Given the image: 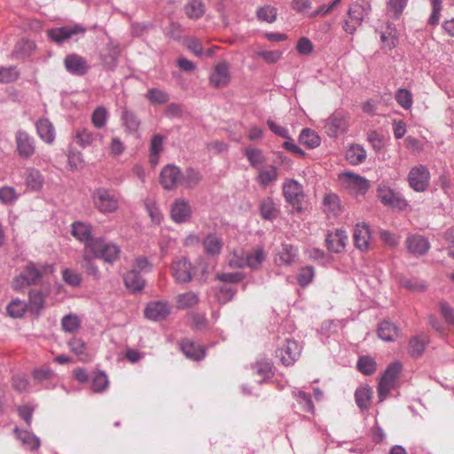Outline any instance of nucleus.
I'll return each instance as SVG.
<instances>
[{
	"label": "nucleus",
	"mask_w": 454,
	"mask_h": 454,
	"mask_svg": "<svg viewBox=\"0 0 454 454\" xmlns=\"http://www.w3.org/2000/svg\"><path fill=\"white\" fill-rule=\"evenodd\" d=\"M54 266L47 263L36 264L29 262L18 276L12 280V288L15 291H22L25 287L39 283L44 274L52 273Z\"/></svg>",
	"instance_id": "1"
},
{
	"label": "nucleus",
	"mask_w": 454,
	"mask_h": 454,
	"mask_svg": "<svg viewBox=\"0 0 454 454\" xmlns=\"http://www.w3.org/2000/svg\"><path fill=\"white\" fill-rule=\"evenodd\" d=\"M90 252L98 259L113 264L120 259L121 247L112 241L104 238H96L95 241L88 247Z\"/></svg>",
	"instance_id": "2"
},
{
	"label": "nucleus",
	"mask_w": 454,
	"mask_h": 454,
	"mask_svg": "<svg viewBox=\"0 0 454 454\" xmlns=\"http://www.w3.org/2000/svg\"><path fill=\"white\" fill-rule=\"evenodd\" d=\"M91 198L95 207L101 213L115 212L119 207L120 196L112 189L99 187L93 191Z\"/></svg>",
	"instance_id": "3"
},
{
	"label": "nucleus",
	"mask_w": 454,
	"mask_h": 454,
	"mask_svg": "<svg viewBox=\"0 0 454 454\" xmlns=\"http://www.w3.org/2000/svg\"><path fill=\"white\" fill-rule=\"evenodd\" d=\"M370 11L371 5L365 0H359L353 3L348 11L349 20L344 21L343 29L348 34H354L356 27H359L369 15Z\"/></svg>",
	"instance_id": "4"
},
{
	"label": "nucleus",
	"mask_w": 454,
	"mask_h": 454,
	"mask_svg": "<svg viewBox=\"0 0 454 454\" xmlns=\"http://www.w3.org/2000/svg\"><path fill=\"white\" fill-rule=\"evenodd\" d=\"M402 370V364L398 361L391 363L382 374L378 385V394L380 402L384 401L395 385Z\"/></svg>",
	"instance_id": "5"
},
{
	"label": "nucleus",
	"mask_w": 454,
	"mask_h": 454,
	"mask_svg": "<svg viewBox=\"0 0 454 454\" xmlns=\"http://www.w3.org/2000/svg\"><path fill=\"white\" fill-rule=\"evenodd\" d=\"M407 181L410 187L415 192H425L429 186V169L427 167L421 164L412 167L409 171Z\"/></svg>",
	"instance_id": "6"
},
{
	"label": "nucleus",
	"mask_w": 454,
	"mask_h": 454,
	"mask_svg": "<svg viewBox=\"0 0 454 454\" xmlns=\"http://www.w3.org/2000/svg\"><path fill=\"white\" fill-rule=\"evenodd\" d=\"M341 186L349 193L357 195L364 194L369 187V181L359 175L352 172H344L339 176Z\"/></svg>",
	"instance_id": "7"
},
{
	"label": "nucleus",
	"mask_w": 454,
	"mask_h": 454,
	"mask_svg": "<svg viewBox=\"0 0 454 454\" xmlns=\"http://www.w3.org/2000/svg\"><path fill=\"white\" fill-rule=\"evenodd\" d=\"M377 196L384 206L403 210L408 203L402 194L391 187L382 184L377 189Z\"/></svg>",
	"instance_id": "8"
},
{
	"label": "nucleus",
	"mask_w": 454,
	"mask_h": 454,
	"mask_svg": "<svg viewBox=\"0 0 454 454\" xmlns=\"http://www.w3.org/2000/svg\"><path fill=\"white\" fill-rule=\"evenodd\" d=\"M16 151L22 159H30L36 150L35 137L24 129H18L15 133Z\"/></svg>",
	"instance_id": "9"
},
{
	"label": "nucleus",
	"mask_w": 454,
	"mask_h": 454,
	"mask_svg": "<svg viewBox=\"0 0 454 454\" xmlns=\"http://www.w3.org/2000/svg\"><path fill=\"white\" fill-rule=\"evenodd\" d=\"M184 173L174 164L165 166L160 174V183L165 190L172 191L183 184Z\"/></svg>",
	"instance_id": "10"
},
{
	"label": "nucleus",
	"mask_w": 454,
	"mask_h": 454,
	"mask_svg": "<svg viewBox=\"0 0 454 454\" xmlns=\"http://www.w3.org/2000/svg\"><path fill=\"white\" fill-rule=\"evenodd\" d=\"M283 194L286 200L297 210L301 209L304 193L301 184L296 180L290 179L283 184Z\"/></svg>",
	"instance_id": "11"
},
{
	"label": "nucleus",
	"mask_w": 454,
	"mask_h": 454,
	"mask_svg": "<svg viewBox=\"0 0 454 454\" xmlns=\"http://www.w3.org/2000/svg\"><path fill=\"white\" fill-rule=\"evenodd\" d=\"M85 32L86 28L82 25L75 24L74 26H65L49 29L47 35L51 41L61 44L73 36L83 35Z\"/></svg>",
	"instance_id": "12"
},
{
	"label": "nucleus",
	"mask_w": 454,
	"mask_h": 454,
	"mask_svg": "<svg viewBox=\"0 0 454 454\" xmlns=\"http://www.w3.org/2000/svg\"><path fill=\"white\" fill-rule=\"evenodd\" d=\"M231 66L226 61H222L214 66L209 75V84L214 88H224L231 82Z\"/></svg>",
	"instance_id": "13"
},
{
	"label": "nucleus",
	"mask_w": 454,
	"mask_h": 454,
	"mask_svg": "<svg viewBox=\"0 0 454 454\" xmlns=\"http://www.w3.org/2000/svg\"><path fill=\"white\" fill-rule=\"evenodd\" d=\"M64 67L69 74L77 76L85 75L90 69L87 59L76 53H71L66 56Z\"/></svg>",
	"instance_id": "14"
},
{
	"label": "nucleus",
	"mask_w": 454,
	"mask_h": 454,
	"mask_svg": "<svg viewBox=\"0 0 454 454\" xmlns=\"http://www.w3.org/2000/svg\"><path fill=\"white\" fill-rule=\"evenodd\" d=\"M301 354V348L297 341L290 339L276 350V356L280 358L282 364L289 366L294 363Z\"/></svg>",
	"instance_id": "15"
},
{
	"label": "nucleus",
	"mask_w": 454,
	"mask_h": 454,
	"mask_svg": "<svg viewBox=\"0 0 454 454\" xmlns=\"http://www.w3.org/2000/svg\"><path fill=\"white\" fill-rule=\"evenodd\" d=\"M348 242V235L343 229L328 231L325 237V246L329 252L340 254L344 251Z\"/></svg>",
	"instance_id": "16"
},
{
	"label": "nucleus",
	"mask_w": 454,
	"mask_h": 454,
	"mask_svg": "<svg viewBox=\"0 0 454 454\" xmlns=\"http://www.w3.org/2000/svg\"><path fill=\"white\" fill-rule=\"evenodd\" d=\"M192 214L191 205L188 200L184 199H177L171 205L170 216L176 223L188 222L192 217Z\"/></svg>",
	"instance_id": "17"
},
{
	"label": "nucleus",
	"mask_w": 454,
	"mask_h": 454,
	"mask_svg": "<svg viewBox=\"0 0 454 454\" xmlns=\"http://www.w3.org/2000/svg\"><path fill=\"white\" fill-rule=\"evenodd\" d=\"M405 244L408 251L416 256L426 254L430 248L428 239L419 234L409 235L405 240Z\"/></svg>",
	"instance_id": "18"
},
{
	"label": "nucleus",
	"mask_w": 454,
	"mask_h": 454,
	"mask_svg": "<svg viewBox=\"0 0 454 454\" xmlns=\"http://www.w3.org/2000/svg\"><path fill=\"white\" fill-rule=\"evenodd\" d=\"M72 235L84 245L83 251H89L88 247L91 245L96 238L92 237L91 226L82 222H74L72 224Z\"/></svg>",
	"instance_id": "19"
},
{
	"label": "nucleus",
	"mask_w": 454,
	"mask_h": 454,
	"mask_svg": "<svg viewBox=\"0 0 454 454\" xmlns=\"http://www.w3.org/2000/svg\"><path fill=\"white\" fill-rule=\"evenodd\" d=\"M171 270L173 277L179 283L190 282L192 278V264L186 258L175 260L172 263Z\"/></svg>",
	"instance_id": "20"
},
{
	"label": "nucleus",
	"mask_w": 454,
	"mask_h": 454,
	"mask_svg": "<svg viewBox=\"0 0 454 454\" xmlns=\"http://www.w3.org/2000/svg\"><path fill=\"white\" fill-rule=\"evenodd\" d=\"M354 243L356 247L361 251L369 249L372 239L370 228L365 223H357L354 229Z\"/></svg>",
	"instance_id": "21"
},
{
	"label": "nucleus",
	"mask_w": 454,
	"mask_h": 454,
	"mask_svg": "<svg viewBox=\"0 0 454 454\" xmlns=\"http://www.w3.org/2000/svg\"><path fill=\"white\" fill-rule=\"evenodd\" d=\"M169 314V306L165 301H152L147 304L145 315L147 318L157 321L165 318Z\"/></svg>",
	"instance_id": "22"
},
{
	"label": "nucleus",
	"mask_w": 454,
	"mask_h": 454,
	"mask_svg": "<svg viewBox=\"0 0 454 454\" xmlns=\"http://www.w3.org/2000/svg\"><path fill=\"white\" fill-rule=\"evenodd\" d=\"M180 348L184 355L192 360H201L206 355L203 346L190 340H183L180 344Z\"/></svg>",
	"instance_id": "23"
},
{
	"label": "nucleus",
	"mask_w": 454,
	"mask_h": 454,
	"mask_svg": "<svg viewBox=\"0 0 454 454\" xmlns=\"http://www.w3.org/2000/svg\"><path fill=\"white\" fill-rule=\"evenodd\" d=\"M24 179L27 187L34 192L40 191L44 184V177L41 172L35 168H26Z\"/></svg>",
	"instance_id": "24"
},
{
	"label": "nucleus",
	"mask_w": 454,
	"mask_h": 454,
	"mask_svg": "<svg viewBox=\"0 0 454 454\" xmlns=\"http://www.w3.org/2000/svg\"><path fill=\"white\" fill-rule=\"evenodd\" d=\"M38 137L47 144H51L55 139V129L52 123L46 118L39 119L35 123Z\"/></svg>",
	"instance_id": "25"
},
{
	"label": "nucleus",
	"mask_w": 454,
	"mask_h": 454,
	"mask_svg": "<svg viewBox=\"0 0 454 454\" xmlns=\"http://www.w3.org/2000/svg\"><path fill=\"white\" fill-rule=\"evenodd\" d=\"M13 432L25 448L30 450H37L40 448V439L32 432L20 430L19 427H15Z\"/></svg>",
	"instance_id": "26"
},
{
	"label": "nucleus",
	"mask_w": 454,
	"mask_h": 454,
	"mask_svg": "<svg viewBox=\"0 0 454 454\" xmlns=\"http://www.w3.org/2000/svg\"><path fill=\"white\" fill-rule=\"evenodd\" d=\"M28 310L36 316L40 315L41 311L44 308L45 304V294L39 290L32 289L28 294Z\"/></svg>",
	"instance_id": "27"
},
{
	"label": "nucleus",
	"mask_w": 454,
	"mask_h": 454,
	"mask_svg": "<svg viewBox=\"0 0 454 454\" xmlns=\"http://www.w3.org/2000/svg\"><path fill=\"white\" fill-rule=\"evenodd\" d=\"M125 286L133 293L140 292L145 287V281L136 270H130L124 275Z\"/></svg>",
	"instance_id": "28"
},
{
	"label": "nucleus",
	"mask_w": 454,
	"mask_h": 454,
	"mask_svg": "<svg viewBox=\"0 0 454 454\" xmlns=\"http://www.w3.org/2000/svg\"><path fill=\"white\" fill-rule=\"evenodd\" d=\"M121 120L129 133H136L138 131L141 121L133 111L123 108L121 114Z\"/></svg>",
	"instance_id": "29"
},
{
	"label": "nucleus",
	"mask_w": 454,
	"mask_h": 454,
	"mask_svg": "<svg viewBox=\"0 0 454 454\" xmlns=\"http://www.w3.org/2000/svg\"><path fill=\"white\" fill-rule=\"evenodd\" d=\"M119 54L118 45L110 42L106 47V51L100 54V58L106 67L114 69L117 65Z\"/></svg>",
	"instance_id": "30"
},
{
	"label": "nucleus",
	"mask_w": 454,
	"mask_h": 454,
	"mask_svg": "<svg viewBox=\"0 0 454 454\" xmlns=\"http://www.w3.org/2000/svg\"><path fill=\"white\" fill-rule=\"evenodd\" d=\"M204 250L207 254L218 255L222 252L223 240L215 234L209 233L204 239L203 242Z\"/></svg>",
	"instance_id": "31"
},
{
	"label": "nucleus",
	"mask_w": 454,
	"mask_h": 454,
	"mask_svg": "<svg viewBox=\"0 0 454 454\" xmlns=\"http://www.w3.org/2000/svg\"><path fill=\"white\" fill-rule=\"evenodd\" d=\"M325 212L331 216H337L341 213L340 198L334 193L325 194L323 200Z\"/></svg>",
	"instance_id": "32"
},
{
	"label": "nucleus",
	"mask_w": 454,
	"mask_h": 454,
	"mask_svg": "<svg viewBox=\"0 0 454 454\" xmlns=\"http://www.w3.org/2000/svg\"><path fill=\"white\" fill-rule=\"evenodd\" d=\"M259 211L261 216L269 221L276 219L278 215V209L273 200L270 197L264 198L260 202Z\"/></svg>",
	"instance_id": "33"
},
{
	"label": "nucleus",
	"mask_w": 454,
	"mask_h": 454,
	"mask_svg": "<svg viewBox=\"0 0 454 454\" xmlns=\"http://www.w3.org/2000/svg\"><path fill=\"white\" fill-rule=\"evenodd\" d=\"M265 259L266 254L264 249L261 247H255L251 252L246 254L247 267L251 270H257L261 267Z\"/></svg>",
	"instance_id": "34"
},
{
	"label": "nucleus",
	"mask_w": 454,
	"mask_h": 454,
	"mask_svg": "<svg viewBox=\"0 0 454 454\" xmlns=\"http://www.w3.org/2000/svg\"><path fill=\"white\" fill-rule=\"evenodd\" d=\"M372 396V390L368 386L360 387L356 390V403L362 411H367L370 408Z\"/></svg>",
	"instance_id": "35"
},
{
	"label": "nucleus",
	"mask_w": 454,
	"mask_h": 454,
	"mask_svg": "<svg viewBox=\"0 0 454 454\" xmlns=\"http://www.w3.org/2000/svg\"><path fill=\"white\" fill-rule=\"evenodd\" d=\"M278 172L277 167L270 165L268 168H261L258 169L257 182L262 187H267L270 184L278 179Z\"/></svg>",
	"instance_id": "36"
},
{
	"label": "nucleus",
	"mask_w": 454,
	"mask_h": 454,
	"mask_svg": "<svg viewBox=\"0 0 454 454\" xmlns=\"http://www.w3.org/2000/svg\"><path fill=\"white\" fill-rule=\"evenodd\" d=\"M329 129L331 135L337 136L346 131L348 128L347 121L340 113H334L328 119Z\"/></svg>",
	"instance_id": "37"
},
{
	"label": "nucleus",
	"mask_w": 454,
	"mask_h": 454,
	"mask_svg": "<svg viewBox=\"0 0 454 454\" xmlns=\"http://www.w3.org/2000/svg\"><path fill=\"white\" fill-rule=\"evenodd\" d=\"M398 333L397 326L388 321L381 322L378 327V336L385 341H394Z\"/></svg>",
	"instance_id": "38"
},
{
	"label": "nucleus",
	"mask_w": 454,
	"mask_h": 454,
	"mask_svg": "<svg viewBox=\"0 0 454 454\" xmlns=\"http://www.w3.org/2000/svg\"><path fill=\"white\" fill-rule=\"evenodd\" d=\"M245 156L250 166L257 170L262 168L266 163V158L262 151L258 148H247L245 150Z\"/></svg>",
	"instance_id": "39"
},
{
	"label": "nucleus",
	"mask_w": 454,
	"mask_h": 454,
	"mask_svg": "<svg viewBox=\"0 0 454 454\" xmlns=\"http://www.w3.org/2000/svg\"><path fill=\"white\" fill-rule=\"evenodd\" d=\"M319 136L312 129L305 128L299 136V142L309 149H314L320 145Z\"/></svg>",
	"instance_id": "40"
},
{
	"label": "nucleus",
	"mask_w": 454,
	"mask_h": 454,
	"mask_svg": "<svg viewBox=\"0 0 454 454\" xmlns=\"http://www.w3.org/2000/svg\"><path fill=\"white\" fill-rule=\"evenodd\" d=\"M298 249L290 244H283L278 254V262L279 264L291 265L296 259Z\"/></svg>",
	"instance_id": "41"
},
{
	"label": "nucleus",
	"mask_w": 454,
	"mask_h": 454,
	"mask_svg": "<svg viewBox=\"0 0 454 454\" xmlns=\"http://www.w3.org/2000/svg\"><path fill=\"white\" fill-rule=\"evenodd\" d=\"M96 257L90 251H83L82 254V267L85 269L88 275L91 276L94 279L100 278V271L97 264L94 262Z\"/></svg>",
	"instance_id": "42"
},
{
	"label": "nucleus",
	"mask_w": 454,
	"mask_h": 454,
	"mask_svg": "<svg viewBox=\"0 0 454 454\" xmlns=\"http://www.w3.org/2000/svg\"><path fill=\"white\" fill-rule=\"evenodd\" d=\"M346 158L352 165L361 164L366 159V151L359 145H352L347 150Z\"/></svg>",
	"instance_id": "43"
},
{
	"label": "nucleus",
	"mask_w": 454,
	"mask_h": 454,
	"mask_svg": "<svg viewBox=\"0 0 454 454\" xmlns=\"http://www.w3.org/2000/svg\"><path fill=\"white\" fill-rule=\"evenodd\" d=\"M383 47L387 50H392L398 44V37L396 29L391 24L387 26L386 31L382 32L380 35Z\"/></svg>",
	"instance_id": "44"
},
{
	"label": "nucleus",
	"mask_w": 454,
	"mask_h": 454,
	"mask_svg": "<svg viewBox=\"0 0 454 454\" xmlns=\"http://www.w3.org/2000/svg\"><path fill=\"white\" fill-rule=\"evenodd\" d=\"M184 11L190 19L197 20L205 13V5L201 0H189L184 6Z\"/></svg>",
	"instance_id": "45"
},
{
	"label": "nucleus",
	"mask_w": 454,
	"mask_h": 454,
	"mask_svg": "<svg viewBox=\"0 0 454 454\" xmlns=\"http://www.w3.org/2000/svg\"><path fill=\"white\" fill-rule=\"evenodd\" d=\"M27 309V304L19 298L13 299L6 308L8 315L13 318L22 317Z\"/></svg>",
	"instance_id": "46"
},
{
	"label": "nucleus",
	"mask_w": 454,
	"mask_h": 454,
	"mask_svg": "<svg viewBox=\"0 0 454 454\" xmlns=\"http://www.w3.org/2000/svg\"><path fill=\"white\" fill-rule=\"evenodd\" d=\"M253 370L256 375L261 377L260 382L270 379L272 375V363L268 359L257 361L253 365Z\"/></svg>",
	"instance_id": "47"
},
{
	"label": "nucleus",
	"mask_w": 454,
	"mask_h": 454,
	"mask_svg": "<svg viewBox=\"0 0 454 454\" xmlns=\"http://www.w3.org/2000/svg\"><path fill=\"white\" fill-rule=\"evenodd\" d=\"M97 137L98 135L90 129L82 128L75 132L74 140L80 146L87 147L94 142Z\"/></svg>",
	"instance_id": "48"
},
{
	"label": "nucleus",
	"mask_w": 454,
	"mask_h": 454,
	"mask_svg": "<svg viewBox=\"0 0 454 454\" xmlns=\"http://www.w3.org/2000/svg\"><path fill=\"white\" fill-rule=\"evenodd\" d=\"M427 336H414L409 341V353L412 357L420 356L426 348Z\"/></svg>",
	"instance_id": "49"
},
{
	"label": "nucleus",
	"mask_w": 454,
	"mask_h": 454,
	"mask_svg": "<svg viewBox=\"0 0 454 454\" xmlns=\"http://www.w3.org/2000/svg\"><path fill=\"white\" fill-rule=\"evenodd\" d=\"M278 10L270 4L261 6L256 10V17L259 20L273 23L277 20Z\"/></svg>",
	"instance_id": "50"
},
{
	"label": "nucleus",
	"mask_w": 454,
	"mask_h": 454,
	"mask_svg": "<svg viewBox=\"0 0 454 454\" xmlns=\"http://www.w3.org/2000/svg\"><path fill=\"white\" fill-rule=\"evenodd\" d=\"M109 117L107 109L99 106H97L91 114V122L96 129H102L106 126Z\"/></svg>",
	"instance_id": "51"
},
{
	"label": "nucleus",
	"mask_w": 454,
	"mask_h": 454,
	"mask_svg": "<svg viewBox=\"0 0 454 454\" xmlns=\"http://www.w3.org/2000/svg\"><path fill=\"white\" fill-rule=\"evenodd\" d=\"M199 302L198 295L193 292H186L176 297V306L180 309H185Z\"/></svg>",
	"instance_id": "52"
},
{
	"label": "nucleus",
	"mask_w": 454,
	"mask_h": 454,
	"mask_svg": "<svg viewBox=\"0 0 454 454\" xmlns=\"http://www.w3.org/2000/svg\"><path fill=\"white\" fill-rule=\"evenodd\" d=\"M109 385L108 378L104 372H97L91 378V388L96 393L104 392Z\"/></svg>",
	"instance_id": "53"
},
{
	"label": "nucleus",
	"mask_w": 454,
	"mask_h": 454,
	"mask_svg": "<svg viewBox=\"0 0 454 454\" xmlns=\"http://www.w3.org/2000/svg\"><path fill=\"white\" fill-rule=\"evenodd\" d=\"M357 369L364 375H372L375 372L377 364L371 356H361L357 361Z\"/></svg>",
	"instance_id": "54"
},
{
	"label": "nucleus",
	"mask_w": 454,
	"mask_h": 454,
	"mask_svg": "<svg viewBox=\"0 0 454 454\" xmlns=\"http://www.w3.org/2000/svg\"><path fill=\"white\" fill-rule=\"evenodd\" d=\"M401 285L412 293H424L427 290L426 282L416 278H404L401 280Z\"/></svg>",
	"instance_id": "55"
},
{
	"label": "nucleus",
	"mask_w": 454,
	"mask_h": 454,
	"mask_svg": "<svg viewBox=\"0 0 454 454\" xmlns=\"http://www.w3.org/2000/svg\"><path fill=\"white\" fill-rule=\"evenodd\" d=\"M19 199V194L15 188L12 186L0 187V203L3 205H12Z\"/></svg>",
	"instance_id": "56"
},
{
	"label": "nucleus",
	"mask_w": 454,
	"mask_h": 454,
	"mask_svg": "<svg viewBox=\"0 0 454 454\" xmlns=\"http://www.w3.org/2000/svg\"><path fill=\"white\" fill-rule=\"evenodd\" d=\"M70 350L80 357L82 361H88V356L85 353V342L80 338H72L68 342Z\"/></svg>",
	"instance_id": "57"
},
{
	"label": "nucleus",
	"mask_w": 454,
	"mask_h": 454,
	"mask_svg": "<svg viewBox=\"0 0 454 454\" xmlns=\"http://www.w3.org/2000/svg\"><path fill=\"white\" fill-rule=\"evenodd\" d=\"M202 176L200 172L192 168H189L184 173L183 184L188 188H194L201 181Z\"/></svg>",
	"instance_id": "58"
},
{
	"label": "nucleus",
	"mask_w": 454,
	"mask_h": 454,
	"mask_svg": "<svg viewBox=\"0 0 454 454\" xmlns=\"http://www.w3.org/2000/svg\"><path fill=\"white\" fill-rule=\"evenodd\" d=\"M294 395L296 398L298 403L301 405L302 411L313 413L314 404L311 397L309 394L304 391L294 392Z\"/></svg>",
	"instance_id": "59"
},
{
	"label": "nucleus",
	"mask_w": 454,
	"mask_h": 454,
	"mask_svg": "<svg viewBox=\"0 0 454 454\" xmlns=\"http://www.w3.org/2000/svg\"><path fill=\"white\" fill-rule=\"evenodd\" d=\"M147 99L152 104L162 105L169 100V95L159 89L152 88L146 93Z\"/></svg>",
	"instance_id": "60"
},
{
	"label": "nucleus",
	"mask_w": 454,
	"mask_h": 454,
	"mask_svg": "<svg viewBox=\"0 0 454 454\" xmlns=\"http://www.w3.org/2000/svg\"><path fill=\"white\" fill-rule=\"evenodd\" d=\"M163 149V137L160 134L154 135L150 144V159L152 162H156L159 153Z\"/></svg>",
	"instance_id": "61"
},
{
	"label": "nucleus",
	"mask_w": 454,
	"mask_h": 454,
	"mask_svg": "<svg viewBox=\"0 0 454 454\" xmlns=\"http://www.w3.org/2000/svg\"><path fill=\"white\" fill-rule=\"evenodd\" d=\"M395 100L396 102L405 110H408L411 107L413 99L412 95L410 90L406 89H399L395 92Z\"/></svg>",
	"instance_id": "62"
},
{
	"label": "nucleus",
	"mask_w": 454,
	"mask_h": 454,
	"mask_svg": "<svg viewBox=\"0 0 454 454\" xmlns=\"http://www.w3.org/2000/svg\"><path fill=\"white\" fill-rule=\"evenodd\" d=\"M61 325L65 332L74 333L80 328L81 322L76 315L69 314L61 319Z\"/></svg>",
	"instance_id": "63"
},
{
	"label": "nucleus",
	"mask_w": 454,
	"mask_h": 454,
	"mask_svg": "<svg viewBox=\"0 0 454 454\" xmlns=\"http://www.w3.org/2000/svg\"><path fill=\"white\" fill-rule=\"evenodd\" d=\"M19 76L20 73L14 66L0 67V83L12 82L16 81Z\"/></svg>",
	"instance_id": "64"
}]
</instances>
